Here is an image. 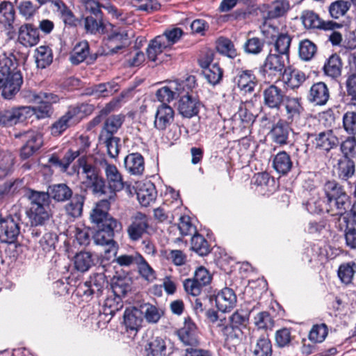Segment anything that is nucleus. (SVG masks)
I'll list each match as a JSON object with an SVG mask.
<instances>
[{"label": "nucleus", "instance_id": "obj_46", "mask_svg": "<svg viewBox=\"0 0 356 356\" xmlns=\"http://www.w3.org/2000/svg\"><path fill=\"white\" fill-rule=\"evenodd\" d=\"M47 193L49 197L58 202H64L72 197V190L65 184L51 186Z\"/></svg>", "mask_w": 356, "mask_h": 356}, {"label": "nucleus", "instance_id": "obj_31", "mask_svg": "<svg viewBox=\"0 0 356 356\" xmlns=\"http://www.w3.org/2000/svg\"><path fill=\"white\" fill-rule=\"evenodd\" d=\"M305 209L310 213H321L326 212L328 213V207H327V200L321 192L313 191L312 197L305 204Z\"/></svg>", "mask_w": 356, "mask_h": 356}, {"label": "nucleus", "instance_id": "obj_14", "mask_svg": "<svg viewBox=\"0 0 356 356\" xmlns=\"http://www.w3.org/2000/svg\"><path fill=\"white\" fill-rule=\"evenodd\" d=\"M113 200L105 197L97 203L90 214V219L93 223L97 225V227L108 225V221H117L112 217H109L108 213L111 202Z\"/></svg>", "mask_w": 356, "mask_h": 356}, {"label": "nucleus", "instance_id": "obj_16", "mask_svg": "<svg viewBox=\"0 0 356 356\" xmlns=\"http://www.w3.org/2000/svg\"><path fill=\"white\" fill-rule=\"evenodd\" d=\"M184 80L170 81L168 85L157 90L156 97L161 104H168V103L179 97L181 90L183 91L184 90Z\"/></svg>", "mask_w": 356, "mask_h": 356}, {"label": "nucleus", "instance_id": "obj_40", "mask_svg": "<svg viewBox=\"0 0 356 356\" xmlns=\"http://www.w3.org/2000/svg\"><path fill=\"white\" fill-rule=\"evenodd\" d=\"M81 184L86 189L90 191L93 195L99 197H106L107 187L105 180L101 175L87 181H81Z\"/></svg>", "mask_w": 356, "mask_h": 356}, {"label": "nucleus", "instance_id": "obj_13", "mask_svg": "<svg viewBox=\"0 0 356 356\" xmlns=\"http://www.w3.org/2000/svg\"><path fill=\"white\" fill-rule=\"evenodd\" d=\"M24 143L21 148L20 156L22 159H26L38 151L43 144L42 135L35 131H28L22 135Z\"/></svg>", "mask_w": 356, "mask_h": 356}, {"label": "nucleus", "instance_id": "obj_60", "mask_svg": "<svg viewBox=\"0 0 356 356\" xmlns=\"http://www.w3.org/2000/svg\"><path fill=\"white\" fill-rule=\"evenodd\" d=\"M137 268L140 276L146 281L152 282L156 280V272L143 256H141L140 259L137 264Z\"/></svg>", "mask_w": 356, "mask_h": 356}, {"label": "nucleus", "instance_id": "obj_9", "mask_svg": "<svg viewBox=\"0 0 356 356\" xmlns=\"http://www.w3.org/2000/svg\"><path fill=\"white\" fill-rule=\"evenodd\" d=\"M100 163L103 164V168H104L108 184V186H106V197L110 200H115L116 192L122 190L124 186L122 176L117 167L113 164L108 163L105 159H104V160H101Z\"/></svg>", "mask_w": 356, "mask_h": 356}, {"label": "nucleus", "instance_id": "obj_61", "mask_svg": "<svg viewBox=\"0 0 356 356\" xmlns=\"http://www.w3.org/2000/svg\"><path fill=\"white\" fill-rule=\"evenodd\" d=\"M216 49L218 51L229 58H235L237 56L236 50L233 42L227 38H220L217 42Z\"/></svg>", "mask_w": 356, "mask_h": 356}, {"label": "nucleus", "instance_id": "obj_41", "mask_svg": "<svg viewBox=\"0 0 356 356\" xmlns=\"http://www.w3.org/2000/svg\"><path fill=\"white\" fill-rule=\"evenodd\" d=\"M273 166L278 173L286 175L292 167L290 156L284 151L280 152L273 159Z\"/></svg>", "mask_w": 356, "mask_h": 356}, {"label": "nucleus", "instance_id": "obj_24", "mask_svg": "<svg viewBox=\"0 0 356 356\" xmlns=\"http://www.w3.org/2000/svg\"><path fill=\"white\" fill-rule=\"evenodd\" d=\"M300 101L301 99L299 97L286 96L284 102L288 124L296 122L303 112L304 109Z\"/></svg>", "mask_w": 356, "mask_h": 356}, {"label": "nucleus", "instance_id": "obj_59", "mask_svg": "<svg viewBox=\"0 0 356 356\" xmlns=\"http://www.w3.org/2000/svg\"><path fill=\"white\" fill-rule=\"evenodd\" d=\"M264 41L259 38H249L243 44L244 51L248 54L258 55L264 49Z\"/></svg>", "mask_w": 356, "mask_h": 356}, {"label": "nucleus", "instance_id": "obj_19", "mask_svg": "<svg viewBox=\"0 0 356 356\" xmlns=\"http://www.w3.org/2000/svg\"><path fill=\"white\" fill-rule=\"evenodd\" d=\"M179 340L186 346H195L199 343L196 325L191 318H186L184 326L177 332Z\"/></svg>", "mask_w": 356, "mask_h": 356}, {"label": "nucleus", "instance_id": "obj_18", "mask_svg": "<svg viewBox=\"0 0 356 356\" xmlns=\"http://www.w3.org/2000/svg\"><path fill=\"white\" fill-rule=\"evenodd\" d=\"M148 227L147 216L140 212L136 213L131 218V222L127 228L129 238L133 241H138L147 232Z\"/></svg>", "mask_w": 356, "mask_h": 356}, {"label": "nucleus", "instance_id": "obj_50", "mask_svg": "<svg viewBox=\"0 0 356 356\" xmlns=\"http://www.w3.org/2000/svg\"><path fill=\"white\" fill-rule=\"evenodd\" d=\"M83 203L84 197L79 194H75L70 202L65 205V211L72 217H79L82 213Z\"/></svg>", "mask_w": 356, "mask_h": 356}, {"label": "nucleus", "instance_id": "obj_58", "mask_svg": "<svg viewBox=\"0 0 356 356\" xmlns=\"http://www.w3.org/2000/svg\"><path fill=\"white\" fill-rule=\"evenodd\" d=\"M355 269L356 264L353 262L341 264L338 270V276L341 281L346 284H350L353 278Z\"/></svg>", "mask_w": 356, "mask_h": 356}, {"label": "nucleus", "instance_id": "obj_64", "mask_svg": "<svg viewBox=\"0 0 356 356\" xmlns=\"http://www.w3.org/2000/svg\"><path fill=\"white\" fill-rule=\"evenodd\" d=\"M350 3L343 1L338 0L331 3L329 8V12L332 17L338 19L343 16L350 8Z\"/></svg>", "mask_w": 356, "mask_h": 356}, {"label": "nucleus", "instance_id": "obj_57", "mask_svg": "<svg viewBox=\"0 0 356 356\" xmlns=\"http://www.w3.org/2000/svg\"><path fill=\"white\" fill-rule=\"evenodd\" d=\"M289 9V3L287 0H276L270 6L268 16L269 18H277L283 16Z\"/></svg>", "mask_w": 356, "mask_h": 356}, {"label": "nucleus", "instance_id": "obj_36", "mask_svg": "<svg viewBox=\"0 0 356 356\" xmlns=\"http://www.w3.org/2000/svg\"><path fill=\"white\" fill-rule=\"evenodd\" d=\"M314 143L316 148L329 151L338 145L339 140L332 131H327L318 134Z\"/></svg>", "mask_w": 356, "mask_h": 356}, {"label": "nucleus", "instance_id": "obj_62", "mask_svg": "<svg viewBox=\"0 0 356 356\" xmlns=\"http://www.w3.org/2000/svg\"><path fill=\"white\" fill-rule=\"evenodd\" d=\"M316 52V46L309 40H304L299 44V55L304 60H311Z\"/></svg>", "mask_w": 356, "mask_h": 356}, {"label": "nucleus", "instance_id": "obj_30", "mask_svg": "<svg viewBox=\"0 0 356 356\" xmlns=\"http://www.w3.org/2000/svg\"><path fill=\"white\" fill-rule=\"evenodd\" d=\"M124 164L127 172L131 175H141L145 170L144 158L138 152L128 154L124 158Z\"/></svg>", "mask_w": 356, "mask_h": 356}, {"label": "nucleus", "instance_id": "obj_26", "mask_svg": "<svg viewBox=\"0 0 356 356\" xmlns=\"http://www.w3.org/2000/svg\"><path fill=\"white\" fill-rule=\"evenodd\" d=\"M234 81L238 88L245 93L253 92L257 84L256 76L252 70H249L238 71Z\"/></svg>", "mask_w": 356, "mask_h": 356}, {"label": "nucleus", "instance_id": "obj_8", "mask_svg": "<svg viewBox=\"0 0 356 356\" xmlns=\"http://www.w3.org/2000/svg\"><path fill=\"white\" fill-rule=\"evenodd\" d=\"M19 216L17 214L0 216V241L12 244L17 240L20 233Z\"/></svg>", "mask_w": 356, "mask_h": 356}, {"label": "nucleus", "instance_id": "obj_45", "mask_svg": "<svg viewBox=\"0 0 356 356\" xmlns=\"http://www.w3.org/2000/svg\"><path fill=\"white\" fill-rule=\"evenodd\" d=\"M168 49L165 44L161 42V38L156 36L152 40L147 48V56L149 60L154 62H161V59L159 58V56L161 54L163 50Z\"/></svg>", "mask_w": 356, "mask_h": 356}, {"label": "nucleus", "instance_id": "obj_5", "mask_svg": "<svg viewBox=\"0 0 356 356\" xmlns=\"http://www.w3.org/2000/svg\"><path fill=\"white\" fill-rule=\"evenodd\" d=\"M288 61L289 58L282 54L269 53L261 67L260 72L265 80L280 81L288 69L286 66Z\"/></svg>", "mask_w": 356, "mask_h": 356}, {"label": "nucleus", "instance_id": "obj_2", "mask_svg": "<svg viewBox=\"0 0 356 356\" xmlns=\"http://www.w3.org/2000/svg\"><path fill=\"white\" fill-rule=\"evenodd\" d=\"M323 195L327 200L328 213L332 216H342L351 206L350 197L343 187L335 181L325 183Z\"/></svg>", "mask_w": 356, "mask_h": 356}, {"label": "nucleus", "instance_id": "obj_49", "mask_svg": "<svg viewBox=\"0 0 356 356\" xmlns=\"http://www.w3.org/2000/svg\"><path fill=\"white\" fill-rule=\"evenodd\" d=\"M89 54V45L86 41H82L74 47L70 54V60L74 65H79L84 61Z\"/></svg>", "mask_w": 356, "mask_h": 356}, {"label": "nucleus", "instance_id": "obj_34", "mask_svg": "<svg viewBox=\"0 0 356 356\" xmlns=\"http://www.w3.org/2000/svg\"><path fill=\"white\" fill-rule=\"evenodd\" d=\"M125 116L122 114L112 115L108 116L104 122V126L100 134V137L114 136L122 127Z\"/></svg>", "mask_w": 356, "mask_h": 356}, {"label": "nucleus", "instance_id": "obj_38", "mask_svg": "<svg viewBox=\"0 0 356 356\" xmlns=\"http://www.w3.org/2000/svg\"><path fill=\"white\" fill-rule=\"evenodd\" d=\"M282 79L287 87L296 89L299 88L305 81L306 76L300 70L288 67Z\"/></svg>", "mask_w": 356, "mask_h": 356}, {"label": "nucleus", "instance_id": "obj_3", "mask_svg": "<svg viewBox=\"0 0 356 356\" xmlns=\"http://www.w3.org/2000/svg\"><path fill=\"white\" fill-rule=\"evenodd\" d=\"M29 201L26 211L32 226L43 225L49 219V195L47 193L30 190L26 193Z\"/></svg>", "mask_w": 356, "mask_h": 356}, {"label": "nucleus", "instance_id": "obj_35", "mask_svg": "<svg viewBox=\"0 0 356 356\" xmlns=\"http://www.w3.org/2000/svg\"><path fill=\"white\" fill-rule=\"evenodd\" d=\"M254 184L259 188L258 191L263 195L272 193L277 188L275 180L267 172L257 174L254 176Z\"/></svg>", "mask_w": 356, "mask_h": 356}, {"label": "nucleus", "instance_id": "obj_28", "mask_svg": "<svg viewBox=\"0 0 356 356\" xmlns=\"http://www.w3.org/2000/svg\"><path fill=\"white\" fill-rule=\"evenodd\" d=\"M330 98V91L323 82L314 83L309 90L308 99L316 105H325Z\"/></svg>", "mask_w": 356, "mask_h": 356}, {"label": "nucleus", "instance_id": "obj_48", "mask_svg": "<svg viewBox=\"0 0 356 356\" xmlns=\"http://www.w3.org/2000/svg\"><path fill=\"white\" fill-rule=\"evenodd\" d=\"M341 62L339 56L337 54L332 55L323 67V70L327 76L332 78H337L341 73Z\"/></svg>", "mask_w": 356, "mask_h": 356}, {"label": "nucleus", "instance_id": "obj_32", "mask_svg": "<svg viewBox=\"0 0 356 356\" xmlns=\"http://www.w3.org/2000/svg\"><path fill=\"white\" fill-rule=\"evenodd\" d=\"M104 284V276L102 274H95L90 277L79 287L84 296H90L93 294L101 293Z\"/></svg>", "mask_w": 356, "mask_h": 356}, {"label": "nucleus", "instance_id": "obj_37", "mask_svg": "<svg viewBox=\"0 0 356 356\" xmlns=\"http://www.w3.org/2000/svg\"><path fill=\"white\" fill-rule=\"evenodd\" d=\"M15 17L14 6L9 1L0 3V24L8 30L13 29Z\"/></svg>", "mask_w": 356, "mask_h": 356}, {"label": "nucleus", "instance_id": "obj_29", "mask_svg": "<svg viewBox=\"0 0 356 356\" xmlns=\"http://www.w3.org/2000/svg\"><path fill=\"white\" fill-rule=\"evenodd\" d=\"M90 16L85 18V29L92 34L104 33L105 25L103 22V13L101 9L90 11Z\"/></svg>", "mask_w": 356, "mask_h": 356}, {"label": "nucleus", "instance_id": "obj_55", "mask_svg": "<svg viewBox=\"0 0 356 356\" xmlns=\"http://www.w3.org/2000/svg\"><path fill=\"white\" fill-rule=\"evenodd\" d=\"M109 46L113 47V51L117 52L127 42L128 34L124 31H115L108 37Z\"/></svg>", "mask_w": 356, "mask_h": 356}, {"label": "nucleus", "instance_id": "obj_52", "mask_svg": "<svg viewBox=\"0 0 356 356\" xmlns=\"http://www.w3.org/2000/svg\"><path fill=\"white\" fill-rule=\"evenodd\" d=\"M183 35V31L179 28H173L165 30L162 35H158L163 44L164 43L168 48H170L173 44L177 42Z\"/></svg>", "mask_w": 356, "mask_h": 356}, {"label": "nucleus", "instance_id": "obj_15", "mask_svg": "<svg viewBox=\"0 0 356 356\" xmlns=\"http://www.w3.org/2000/svg\"><path fill=\"white\" fill-rule=\"evenodd\" d=\"M101 160H104V158L95 157L93 161L86 160L84 158H80L78 160L79 174L81 181H87L101 175L100 167L103 168V164L100 163Z\"/></svg>", "mask_w": 356, "mask_h": 356}, {"label": "nucleus", "instance_id": "obj_17", "mask_svg": "<svg viewBox=\"0 0 356 356\" xmlns=\"http://www.w3.org/2000/svg\"><path fill=\"white\" fill-rule=\"evenodd\" d=\"M301 19L306 29H322L324 30H334L339 28L341 24L332 21L323 22L318 15L312 10H304L301 15Z\"/></svg>", "mask_w": 356, "mask_h": 356}, {"label": "nucleus", "instance_id": "obj_22", "mask_svg": "<svg viewBox=\"0 0 356 356\" xmlns=\"http://www.w3.org/2000/svg\"><path fill=\"white\" fill-rule=\"evenodd\" d=\"M136 193L139 203L143 207H147L154 202L157 196L155 186L149 181L138 183Z\"/></svg>", "mask_w": 356, "mask_h": 356}, {"label": "nucleus", "instance_id": "obj_47", "mask_svg": "<svg viewBox=\"0 0 356 356\" xmlns=\"http://www.w3.org/2000/svg\"><path fill=\"white\" fill-rule=\"evenodd\" d=\"M93 264L92 254L88 252H80L74 258V268L81 273L88 271Z\"/></svg>", "mask_w": 356, "mask_h": 356}, {"label": "nucleus", "instance_id": "obj_33", "mask_svg": "<svg viewBox=\"0 0 356 356\" xmlns=\"http://www.w3.org/2000/svg\"><path fill=\"white\" fill-rule=\"evenodd\" d=\"M123 317L126 327L135 332L140 327L143 320L140 308L136 307L127 308Z\"/></svg>", "mask_w": 356, "mask_h": 356}, {"label": "nucleus", "instance_id": "obj_10", "mask_svg": "<svg viewBox=\"0 0 356 356\" xmlns=\"http://www.w3.org/2000/svg\"><path fill=\"white\" fill-rule=\"evenodd\" d=\"M31 106L11 107L0 111V125L12 127L31 116Z\"/></svg>", "mask_w": 356, "mask_h": 356}, {"label": "nucleus", "instance_id": "obj_20", "mask_svg": "<svg viewBox=\"0 0 356 356\" xmlns=\"http://www.w3.org/2000/svg\"><path fill=\"white\" fill-rule=\"evenodd\" d=\"M265 34H270V35H266V38H270L272 40L275 38L274 43L275 50L276 54H282L284 57L289 58V48L291 42V38L287 33L275 34L276 30L275 28L268 27L266 30L263 31Z\"/></svg>", "mask_w": 356, "mask_h": 356}, {"label": "nucleus", "instance_id": "obj_51", "mask_svg": "<svg viewBox=\"0 0 356 356\" xmlns=\"http://www.w3.org/2000/svg\"><path fill=\"white\" fill-rule=\"evenodd\" d=\"M253 353L256 356H271L272 346L267 334H262L257 339Z\"/></svg>", "mask_w": 356, "mask_h": 356}, {"label": "nucleus", "instance_id": "obj_53", "mask_svg": "<svg viewBox=\"0 0 356 356\" xmlns=\"http://www.w3.org/2000/svg\"><path fill=\"white\" fill-rule=\"evenodd\" d=\"M338 175L342 179H347L355 172V163L353 160L348 158H342L337 163Z\"/></svg>", "mask_w": 356, "mask_h": 356}, {"label": "nucleus", "instance_id": "obj_63", "mask_svg": "<svg viewBox=\"0 0 356 356\" xmlns=\"http://www.w3.org/2000/svg\"><path fill=\"white\" fill-rule=\"evenodd\" d=\"M202 73L207 81L212 85L218 83L222 76V71L217 63L211 65V67L203 70Z\"/></svg>", "mask_w": 356, "mask_h": 356}, {"label": "nucleus", "instance_id": "obj_1", "mask_svg": "<svg viewBox=\"0 0 356 356\" xmlns=\"http://www.w3.org/2000/svg\"><path fill=\"white\" fill-rule=\"evenodd\" d=\"M22 83V75L17 69L15 57L12 54L1 55L0 90L3 98L12 99L19 91Z\"/></svg>", "mask_w": 356, "mask_h": 356}, {"label": "nucleus", "instance_id": "obj_27", "mask_svg": "<svg viewBox=\"0 0 356 356\" xmlns=\"http://www.w3.org/2000/svg\"><path fill=\"white\" fill-rule=\"evenodd\" d=\"M287 122L280 120L273 125L270 131V136L273 143L279 145H284L289 144V137L291 129Z\"/></svg>", "mask_w": 356, "mask_h": 356}, {"label": "nucleus", "instance_id": "obj_7", "mask_svg": "<svg viewBox=\"0 0 356 356\" xmlns=\"http://www.w3.org/2000/svg\"><path fill=\"white\" fill-rule=\"evenodd\" d=\"M29 101L38 104L31 107V115L35 114L38 119H44L50 117L53 113L52 104L59 101L58 96L47 92L35 93L31 92Z\"/></svg>", "mask_w": 356, "mask_h": 356}, {"label": "nucleus", "instance_id": "obj_56", "mask_svg": "<svg viewBox=\"0 0 356 356\" xmlns=\"http://www.w3.org/2000/svg\"><path fill=\"white\" fill-rule=\"evenodd\" d=\"M191 248L201 256L207 255L210 251L207 240L197 233H195L191 238Z\"/></svg>", "mask_w": 356, "mask_h": 356}, {"label": "nucleus", "instance_id": "obj_54", "mask_svg": "<svg viewBox=\"0 0 356 356\" xmlns=\"http://www.w3.org/2000/svg\"><path fill=\"white\" fill-rule=\"evenodd\" d=\"M123 307L120 298L117 296L115 298H108L105 300L102 306V313L104 315L114 316Z\"/></svg>", "mask_w": 356, "mask_h": 356}, {"label": "nucleus", "instance_id": "obj_43", "mask_svg": "<svg viewBox=\"0 0 356 356\" xmlns=\"http://www.w3.org/2000/svg\"><path fill=\"white\" fill-rule=\"evenodd\" d=\"M143 318L149 323H157L163 314L162 309L150 303H144L140 306Z\"/></svg>", "mask_w": 356, "mask_h": 356}, {"label": "nucleus", "instance_id": "obj_23", "mask_svg": "<svg viewBox=\"0 0 356 356\" xmlns=\"http://www.w3.org/2000/svg\"><path fill=\"white\" fill-rule=\"evenodd\" d=\"M215 300L219 311L228 312L236 305V296L232 289L226 287L216 296Z\"/></svg>", "mask_w": 356, "mask_h": 356}, {"label": "nucleus", "instance_id": "obj_39", "mask_svg": "<svg viewBox=\"0 0 356 356\" xmlns=\"http://www.w3.org/2000/svg\"><path fill=\"white\" fill-rule=\"evenodd\" d=\"M170 340L162 337H156L148 343L147 356H166Z\"/></svg>", "mask_w": 356, "mask_h": 356}, {"label": "nucleus", "instance_id": "obj_6", "mask_svg": "<svg viewBox=\"0 0 356 356\" xmlns=\"http://www.w3.org/2000/svg\"><path fill=\"white\" fill-rule=\"evenodd\" d=\"M192 79V81H191V78L184 80V90H181L180 95H179L178 111L183 117L188 118L197 115L200 106L192 90L193 86L191 83L194 84V77Z\"/></svg>", "mask_w": 356, "mask_h": 356}, {"label": "nucleus", "instance_id": "obj_4", "mask_svg": "<svg viewBox=\"0 0 356 356\" xmlns=\"http://www.w3.org/2000/svg\"><path fill=\"white\" fill-rule=\"evenodd\" d=\"M90 106L81 104L70 106L67 111L50 127L51 134L60 136L68 127L76 124L85 116Z\"/></svg>", "mask_w": 356, "mask_h": 356}, {"label": "nucleus", "instance_id": "obj_44", "mask_svg": "<svg viewBox=\"0 0 356 356\" xmlns=\"http://www.w3.org/2000/svg\"><path fill=\"white\" fill-rule=\"evenodd\" d=\"M54 7L56 12L59 14L60 18L65 24L71 26H75L77 24V19L72 11L61 0L54 1Z\"/></svg>", "mask_w": 356, "mask_h": 356}, {"label": "nucleus", "instance_id": "obj_21", "mask_svg": "<svg viewBox=\"0 0 356 356\" xmlns=\"http://www.w3.org/2000/svg\"><path fill=\"white\" fill-rule=\"evenodd\" d=\"M286 96L282 90L275 84L270 85L263 91L264 105L273 109L279 110Z\"/></svg>", "mask_w": 356, "mask_h": 356}, {"label": "nucleus", "instance_id": "obj_25", "mask_svg": "<svg viewBox=\"0 0 356 356\" xmlns=\"http://www.w3.org/2000/svg\"><path fill=\"white\" fill-rule=\"evenodd\" d=\"M18 40L25 47L36 45L40 40L38 29L31 24L22 25L19 29Z\"/></svg>", "mask_w": 356, "mask_h": 356}, {"label": "nucleus", "instance_id": "obj_11", "mask_svg": "<svg viewBox=\"0 0 356 356\" xmlns=\"http://www.w3.org/2000/svg\"><path fill=\"white\" fill-rule=\"evenodd\" d=\"M108 225L98 227L93 235V239L97 245H106L108 248L106 252L115 251V241L113 240L114 229L118 227L117 221H108Z\"/></svg>", "mask_w": 356, "mask_h": 356}, {"label": "nucleus", "instance_id": "obj_12", "mask_svg": "<svg viewBox=\"0 0 356 356\" xmlns=\"http://www.w3.org/2000/svg\"><path fill=\"white\" fill-rule=\"evenodd\" d=\"M175 111L167 104L157 106L154 120V127L159 132H163L169 129L175 120Z\"/></svg>", "mask_w": 356, "mask_h": 356}, {"label": "nucleus", "instance_id": "obj_42", "mask_svg": "<svg viewBox=\"0 0 356 356\" xmlns=\"http://www.w3.org/2000/svg\"><path fill=\"white\" fill-rule=\"evenodd\" d=\"M34 57L37 67L44 69L53 61L52 50L47 46H40L35 49Z\"/></svg>", "mask_w": 356, "mask_h": 356}]
</instances>
